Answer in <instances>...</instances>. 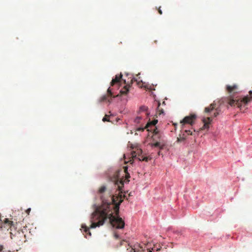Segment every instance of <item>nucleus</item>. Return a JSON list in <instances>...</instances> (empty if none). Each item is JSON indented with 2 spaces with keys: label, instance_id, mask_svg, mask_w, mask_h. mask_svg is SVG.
<instances>
[{
  "label": "nucleus",
  "instance_id": "2eb2a0df",
  "mask_svg": "<svg viewBox=\"0 0 252 252\" xmlns=\"http://www.w3.org/2000/svg\"><path fill=\"white\" fill-rule=\"evenodd\" d=\"M133 82H137L138 84H139L140 82H141L142 81L138 80L137 79H136L135 77L132 78L130 80V83L132 84Z\"/></svg>",
  "mask_w": 252,
  "mask_h": 252
},
{
  "label": "nucleus",
  "instance_id": "1a4fd4ad",
  "mask_svg": "<svg viewBox=\"0 0 252 252\" xmlns=\"http://www.w3.org/2000/svg\"><path fill=\"white\" fill-rule=\"evenodd\" d=\"M112 96V93L111 91L110 88L107 90V94L104 95L100 98V101H105L108 100L109 102H110V100L109 99V97H111Z\"/></svg>",
  "mask_w": 252,
  "mask_h": 252
},
{
  "label": "nucleus",
  "instance_id": "cd10ccee",
  "mask_svg": "<svg viewBox=\"0 0 252 252\" xmlns=\"http://www.w3.org/2000/svg\"><path fill=\"white\" fill-rule=\"evenodd\" d=\"M125 84H126V81L125 80H124Z\"/></svg>",
  "mask_w": 252,
  "mask_h": 252
},
{
  "label": "nucleus",
  "instance_id": "39448f33",
  "mask_svg": "<svg viewBox=\"0 0 252 252\" xmlns=\"http://www.w3.org/2000/svg\"><path fill=\"white\" fill-rule=\"evenodd\" d=\"M155 250V248H153L152 249V250H151L150 249L147 247V245L145 244L142 245L137 244L134 246V248H132V251H133V252H152V251H154Z\"/></svg>",
  "mask_w": 252,
  "mask_h": 252
},
{
  "label": "nucleus",
  "instance_id": "f3484780",
  "mask_svg": "<svg viewBox=\"0 0 252 252\" xmlns=\"http://www.w3.org/2000/svg\"><path fill=\"white\" fill-rule=\"evenodd\" d=\"M137 158L139 160H145V161H147L148 160V158L147 157H144V158H141L139 157V155H138V157H137Z\"/></svg>",
  "mask_w": 252,
  "mask_h": 252
},
{
  "label": "nucleus",
  "instance_id": "4be33fe9",
  "mask_svg": "<svg viewBox=\"0 0 252 252\" xmlns=\"http://www.w3.org/2000/svg\"><path fill=\"white\" fill-rule=\"evenodd\" d=\"M114 237L116 239H118L119 238V235L117 233H115Z\"/></svg>",
  "mask_w": 252,
  "mask_h": 252
},
{
  "label": "nucleus",
  "instance_id": "c85d7f7f",
  "mask_svg": "<svg viewBox=\"0 0 252 252\" xmlns=\"http://www.w3.org/2000/svg\"><path fill=\"white\" fill-rule=\"evenodd\" d=\"M162 103H163V104H165V102H164V101H163Z\"/></svg>",
  "mask_w": 252,
  "mask_h": 252
},
{
  "label": "nucleus",
  "instance_id": "20e7f679",
  "mask_svg": "<svg viewBox=\"0 0 252 252\" xmlns=\"http://www.w3.org/2000/svg\"><path fill=\"white\" fill-rule=\"evenodd\" d=\"M196 118L197 116L194 114H191L189 116H186L180 122L182 129H186L187 125H189L190 126H192L194 124Z\"/></svg>",
  "mask_w": 252,
  "mask_h": 252
},
{
  "label": "nucleus",
  "instance_id": "f03ea898",
  "mask_svg": "<svg viewBox=\"0 0 252 252\" xmlns=\"http://www.w3.org/2000/svg\"><path fill=\"white\" fill-rule=\"evenodd\" d=\"M226 91L230 94L227 98V102L231 106H237L241 110L252 100V91L249 92L250 95H247L244 97H234V94L238 92L239 87L237 84L227 85L225 86Z\"/></svg>",
  "mask_w": 252,
  "mask_h": 252
},
{
  "label": "nucleus",
  "instance_id": "a878e982",
  "mask_svg": "<svg viewBox=\"0 0 252 252\" xmlns=\"http://www.w3.org/2000/svg\"><path fill=\"white\" fill-rule=\"evenodd\" d=\"M159 250H160V249H158V248H157V249H156V251H159Z\"/></svg>",
  "mask_w": 252,
  "mask_h": 252
},
{
  "label": "nucleus",
  "instance_id": "f8f14e48",
  "mask_svg": "<svg viewBox=\"0 0 252 252\" xmlns=\"http://www.w3.org/2000/svg\"><path fill=\"white\" fill-rule=\"evenodd\" d=\"M158 122V120H154L148 123L147 124L145 128H147L148 131H150V130L149 128L151 126H153V127H155V126L157 124Z\"/></svg>",
  "mask_w": 252,
  "mask_h": 252
},
{
  "label": "nucleus",
  "instance_id": "ddd939ff",
  "mask_svg": "<svg viewBox=\"0 0 252 252\" xmlns=\"http://www.w3.org/2000/svg\"><path fill=\"white\" fill-rule=\"evenodd\" d=\"M130 87V85H126L120 91V93L122 94H126L129 91V88Z\"/></svg>",
  "mask_w": 252,
  "mask_h": 252
},
{
  "label": "nucleus",
  "instance_id": "bb28decb",
  "mask_svg": "<svg viewBox=\"0 0 252 252\" xmlns=\"http://www.w3.org/2000/svg\"><path fill=\"white\" fill-rule=\"evenodd\" d=\"M31 211V209H30H30H28L27 210V211Z\"/></svg>",
  "mask_w": 252,
  "mask_h": 252
},
{
  "label": "nucleus",
  "instance_id": "393cba45",
  "mask_svg": "<svg viewBox=\"0 0 252 252\" xmlns=\"http://www.w3.org/2000/svg\"><path fill=\"white\" fill-rule=\"evenodd\" d=\"M124 242H126L125 241H123V242H122L121 243V245H123V243H124Z\"/></svg>",
  "mask_w": 252,
  "mask_h": 252
},
{
  "label": "nucleus",
  "instance_id": "0eeeda50",
  "mask_svg": "<svg viewBox=\"0 0 252 252\" xmlns=\"http://www.w3.org/2000/svg\"><path fill=\"white\" fill-rule=\"evenodd\" d=\"M12 224L13 222L9 220L8 219H4L3 223H2V221L0 219V227L1 228H5L8 229L11 227Z\"/></svg>",
  "mask_w": 252,
  "mask_h": 252
},
{
  "label": "nucleus",
  "instance_id": "b1692460",
  "mask_svg": "<svg viewBox=\"0 0 252 252\" xmlns=\"http://www.w3.org/2000/svg\"><path fill=\"white\" fill-rule=\"evenodd\" d=\"M160 104V103L158 102V109H159Z\"/></svg>",
  "mask_w": 252,
  "mask_h": 252
},
{
  "label": "nucleus",
  "instance_id": "6ab92c4d",
  "mask_svg": "<svg viewBox=\"0 0 252 252\" xmlns=\"http://www.w3.org/2000/svg\"><path fill=\"white\" fill-rule=\"evenodd\" d=\"M141 119V117H137L135 119V122L136 123H139L140 120Z\"/></svg>",
  "mask_w": 252,
  "mask_h": 252
},
{
  "label": "nucleus",
  "instance_id": "aec40b11",
  "mask_svg": "<svg viewBox=\"0 0 252 252\" xmlns=\"http://www.w3.org/2000/svg\"><path fill=\"white\" fill-rule=\"evenodd\" d=\"M153 146L156 147H159L160 146V143L159 142H156L153 144Z\"/></svg>",
  "mask_w": 252,
  "mask_h": 252
},
{
  "label": "nucleus",
  "instance_id": "6e6552de",
  "mask_svg": "<svg viewBox=\"0 0 252 252\" xmlns=\"http://www.w3.org/2000/svg\"><path fill=\"white\" fill-rule=\"evenodd\" d=\"M142 153V150L141 149H137V153L135 151H132L131 153V157L130 159L128 161H125L126 163L129 162L130 164H132L133 162V158H136L137 154H139Z\"/></svg>",
  "mask_w": 252,
  "mask_h": 252
},
{
  "label": "nucleus",
  "instance_id": "9d476101",
  "mask_svg": "<svg viewBox=\"0 0 252 252\" xmlns=\"http://www.w3.org/2000/svg\"><path fill=\"white\" fill-rule=\"evenodd\" d=\"M15 237H17V238H19V241L23 242H26V235L24 234L23 231H18L16 234L15 235Z\"/></svg>",
  "mask_w": 252,
  "mask_h": 252
},
{
  "label": "nucleus",
  "instance_id": "5701e85b",
  "mask_svg": "<svg viewBox=\"0 0 252 252\" xmlns=\"http://www.w3.org/2000/svg\"><path fill=\"white\" fill-rule=\"evenodd\" d=\"M158 11L159 14L161 15L162 14V12L161 10L160 9V7L159 8Z\"/></svg>",
  "mask_w": 252,
  "mask_h": 252
},
{
  "label": "nucleus",
  "instance_id": "423d86ee",
  "mask_svg": "<svg viewBox=\"0 0 252 252\" xmlns=\"http://www.w3.org/2000/svg\"><path fill=\"white\" fill-rule=\"evenodd\" d=\"M183 130H184V133L182 134H180L179 136L177 138V142L178 143L185 142L187 135H194L190 130H187L186 129Z\"/></svg>",
  "mask_w": 252,
  "mask_h": 252
},
{
  "label": "nucleus",
  "instance_id": "4468645a",
  "mask_svg": "<svg viewBox=\"0 0 252 252\" xmlns=\"http://www.w3.org/2000/svg\"><path fill=\"white\" fill-rule=\"evenodd\" d=\"M147 107L146 106H141L140 108V110L141 112H143L145 113V115H147L148 113L147 112Z\"/></svg>",
  "mask_w": 252,
  "mask_h": 252
},
{
  "label": "nucleus",
  "instance_id": "412c9836",
  "mask_svg": "<svg viewBox=\"0 0 252 252\" xmlns=\"http://www.w3.org/2000/svg\"><path fill=\"white\" fill-rule=\"evenodd\" d=\"M3 246L1 245H0V252H6L3 251Z\"/></svg>",
  "mask_w": 252,
  "mask_h": 252
},
{
  "label": "nucleus",
  "instance_id": "dca6fc26",
  "mask_svg": "<svg viewBox=\"0 0 252 252\" xmlns=\"http://www.w3.org/2000/svg\"><path fill=\"white\" fill-rule=\"evenodd\" d=\"M109 117V116L108 115H105L104 117H103L102 121L103 122H109V120L108 119Z\"/></svg>",
  "mask_w": 252,
  "mask_h": 252
},
{
  "label": "nucleus",
  "instance_id": "f257e3e1",
  "mask_svg": "<svg viewBox=\"0 0 252 252\" xmlns=\"http://www.w3.org/2000/svg\"><path fill=\"white\" fill-rule=\"evenodd\" d=\"M125 180L119 181L118 174L114 182L117 189L119 190L118 196L113 195L110 191L107 190L105 186H101L98 189V193L100 195L102 204L95 207L94 211L92 214L90 221L91 224L90 227L85 224H82L81 227L86 234L91 236L90 228H94L103 225L105 221L109 219L110 224L113 227L117 229L124 228L125 223L124 220L119 216V206L123 201L125 195L122 194V188L124 182H129V173L127 171V167L125 166Z\"/></svg>",
  "mask_w": 252,
  "mask_h": 252
},
{
  "label": "nucleus",
  "instance_id": "9b49d317",
  "mask_svg": "<svg viewBox=\"0 0 252 252\" xmlns=\"http://www.w3.org/2000/svg\"><path fill=\"white\" fill-rule=\"evenodd\" d=\"M122 77V75L120 74V75H116L114 78H113L111 82V86H113L116 84L120 83L121 78Z\"/></svg>",
  "mask_w": 252,
  "mask_h": 252
},
{
  "label": "nucleus",
  "instance_id": "c756f323",
  "mask_svg": "<svg viewBox=\"0 0 252 252\" xmlns=\"http://www.w3.org/2000/svg\"><path fill=\"white\" fill-rule=\"evenodd\" d=\"M161 113H163V110H161Z\"/></svg>",
  "mask_w": 252,
  "mask_h": 252
},
{
  "label": "nucleus",
  "instance_id": "7ed1b4c3",
  "mask_svg": "<svg viewBox=\"0 0 252 252\" xmlns=\"http://www.w3.org/2000/svg\"><path fill=\"white\" fill-rule=\"evenodd\" d=\"M216 103L213 102L211 103L208 107L205 108L204 112L207 114L208 116L202 118V122L204 125L201 130L208 129L209 128V124H211L213 117H216L220 114V110L219 108L215 109Z\"/></svg>",
  "mask_w": 252,
  "mask_h": 252
},
{
  "label": "nucleus",
  "instance_id": "a211bd4d",
  "mask_svg": "<svg viewBox=\"0 0 252 252\" xmlns=\"http://www.w3.org/2000/svg\"><path fill=\"white\" fill-rule=\"evenodd\" d=\"M150 130H153V129H150ZM158 129L156 127H154V128H153V133L155 134H157L158 133Z\"/></svg>",
  "mask_w": 252,
  "mask_h": 252
}]
</instances>
